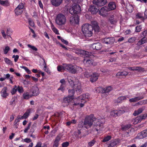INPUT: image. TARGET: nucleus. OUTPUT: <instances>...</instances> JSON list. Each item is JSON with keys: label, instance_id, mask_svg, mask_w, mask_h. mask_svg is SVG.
<instances>
[{"label": "nucleus", "instance_id": "nucleus-29", "mask_svg": "<svg viewBox=\"0 0 147 147\" xmlns=\"http://www.w3.org/2000/svg\"><path fill=\"white\" fill-rule=\"evenodd\" d=\"M61 139V138L59 136H57L55 138L53 147H58L59 145V142Z\"/></svg>", "mask_w": 147, "mask_h": 147}, {"label": "nucleus", "instance_id": "nucleus-19", "mask_svg": "<svg viewBox=\"0 0 147 147\" xmlns=\"http://www.w3.org/2000/svg\"><path fill=\"white\" fill-rule=\"evenodd\" d=\"M78 81L75 82V84L73 85V89L76 91H79L81 88V84Z\"/></svg>", "mask_w": 147, "mask_h": 147}, {"label": "nucleus", "instance_id": "nucleus-5", "mask_svg": "<svg viewBox=\"0 0 147 147\" xmlns=\"http://www.w3.org/2000/svg\"><path fill=\"white\" fill-rule=\"evenodd\" d=\"M147 33V31H144L141 33V35H142V36L141 35V37L143 38L138 41L136 44L137 46V47L138 48V50L139 49L140 46L141 45L147 42V38L145 37L146 36Z\"/></svg>", "mask_w": 147, "mask_h": 147}, {"label": "nucleus", "instance_id": "nucleus-63", "mask_svg": "<svg viewBox=\"0 0 147 147\" xmlns=\"http://www.w3.org/2000/svg\"><path fill=\"white\" fill-rule=\"evenodd\" d=\"M57 69L58 71H60L63 69V66H59L57 67Z\"/></svg>", "mask_w": 147, "mask_h": 147}, {"label": "nucleus", "instance_id": "nucleus-55", "mask_svg": "<svg viewBox=\"0 0 147 147\" xmlns=\"http://www.w3.org/2000/svg\"><path fill=\"white\" fill-rule=\"evenodd\" d=\"M28 20L29 25L32 27L34 26V24L33 21H32L30 19H29Z\"/></svg>", "mask_w": 147, "mask_h": 147}, {"label": "nucleus", "instance_id": "nucleus-57", "mask_svg": "<svg viewBox=\"0 0 147 147\" xmlns=\"http://www.w3.org/2000/svg\"><path fill=\"white\" fill-rule=\"evenodd\" d=\"M84 125V122H83V121L80 122L78 125V127L79 128L82 127H83Z\"/></svg>", "mask_w": 147, "mask_h": 147}, {"label": "nucleus", "instance_id": "nucleus-26", "mask_svg": "<svg viewBox=\"0 0 147 147\" xmlns=\"http://www.w3.org/2000/svg\"><path fill=\"white\" fill-rule=\"evenodd\" d=\"M73 8L76 14L80 13L81 11V8L79 5L77 4L73 6Z\"/></svg>", "mask_w": 147, "mask_h": 147}, {"label": "nucleus", "instance_id": "nucleus-2", "mask_svg": "<svg viewBox=\"0 0 147 147\" xmlns=\"http://www.w3.org/2000/svg\"><path fill=\"white\" fill-rule=\"evenodd\" d=\"M82 30L86 38L92 36V25H91L88 23L84 24L82 26Z\"/></svg>", "mask_w": 147, "mask_h": 147}, {"label": "nucleus", "instance_id": "nucleus-7", "mask_svg": "<svg viewBox=\"0 0 147 147\" xmlns=\"http://www.w3.org/2000/svg\"><path fill=\"white\" fill-rule=\"evenodd\" d=\"M84 95H80L77 98L74 99L73 100V103L71 104V105L77 106L79 105L80 102H82L83 100H84L85 98L84 97Z\"/></svg>", "mask_w": 147, "mask_h": 147}, {"label": "nucleus", "instance_id": "nucleus-36", "mask_svg": "<svg viewBox=\"0 0 147 147\" xmlns=\"http://www.w3.org/2000/svg\"><path fill=\"white\" fill-rule=\"evenodd\" d=\"M0 3L4 6H7L9 5V3L7 0H0Z\"/></svg>", "mask_w": 147, "mask_h": 147}, {"label": "nucleus", "instance_id": "nucleus-34", "mask_svg": "<svg viewBox=\"0 0 147 147\" xmlns=\"http://www.w3.org/2000/svg\"><path fill=\"white\" fill-rule=\"evenodd\" d=\"M32 96L30 95L29 93L28 92H25L23 94V97L25 99H28L32 97Z\"/></svg>", "mask_w": 147, "mask_h": 147}, {"label": "nucleus", "instance_id": "nucleus-50", "mask_svg": "<svg viewBox=\"0 0 147 147\" xmlns=\"http://www.w3.org/2000/svg\"><path fill=\"white\" fill-rule=\"evenodd\" d=\"M84 76L87 78L89 77L92 75L90 73L88 72V71H86L84 72Z\"/></svg>", "mask_w": 147, "mask_h": 147}, {"label": "nucleus", "instance_id": "nucleus-59", "mask_svg": "<svg viewBox=\"0 0 147 147\" xmlns=\"http://www.w3.org/2000/svg\"><path fill=\"white\" fill-rule=\"evenodd\" d=\"M69 11L70 13L72 15L76 14L74 11V10L73 8L72 7L71 8H70V9L69 10Z\"/></svg>", "mask_w": 147, "mask_h": 147}, {"label": "nucleus", "instance_id": "nucleus-49", "mask_svg": "<svg viewBox=\"0 0 147 147\" xmlns=\"http://www.w3.org/2000/svg\"><path fill=\"white\" fill-rule=\"evenodd\" d=\"M144 69L140 67H135V70L138 71H143Z\"/></svg>", "mask_w": 147, "mask_h": 147}, {"label": "nucleus", "instance_id": "nucleus-47", "mask_svg": "<svg viewBox=\"0 0 147 147\" xmlns=\"http://www.w3.org/2000/svg\"><path fill=\"white\" fill-rule=\"evenodd\" d=\"M136 39L135 37H131L128 40V42L129 43H133L134 42Z\"/></svg>", "mask_w": 147, "mask_h": 147}, {"label": "nucleus", "instance_id": "nucleus-41", "mask_svg": "<svg viewBox=\"0 0 147 147\" xmlns=\"http://www.w3.org/2000/svg\"><path fill=\"white\" fill-rule=\"evenodd\" d=\"M20 67L23 68L25 69L27 73L28 74H30L31 73V72L30 70L26 67L24 66H20Z\"/></svg>", "mask_w": 147, "mask_h": 147}, {"label": "nucleus", "instance_id": "nucleus-18", "mask_svg": "<svg viewBox=\"0 0 147 147\" xmlns=\"http://www.w3.org/2000/svg\"><path fill=\"white\" fill-rule=\"evenodd\" d=\"M92 14V5H90V6L89 8L88 9L87 13L85 15V16L87 19L91 21ZM91 22L92 21H91Z\"/></svg>", "mask_w": 147, "mask_h": 147}, {"label": "nucleus", "instance_id": "nucleus-28", "mask_svg": "<svg viewBox=\"0 0 147 147\" xmlns=\"http://www.w3.org/2000/svg\"><path fill=\"white\" fill-rule=\"evenodd\" d=\"M144 98L143 96L136 97L129 99V101L130 102H135Z\"/></svg>", "mask_w": 147, "mask_h": 147}, {"label": "nucleus", "instance_id": "nucleus-9", "mask_svg": "<svg viewBox=\"0 0 147 147\" xmlns=\"http://www.w3.org/2000/svg\"><path fill=\"white\" fill-rule=\"evenodd\" d=\"M79 19L78 16L77 15H74L70 18L69 22L71 24H78Z\"/></svg>", "mask_w": 147, "mask_h": 147}, {"label": "nucleus", "instance_id": "nucleus-56", "mask_svg": "<svg viewBox=\"0 0 147 147\" xmlns=\"http://www.w3.org/2000/svg\"><path fill=\"white\" fill-rule=\"evenodd\" d=\"M28 46L29 47L31 48L33 50L35 51H37V49L34 46H32L28 44Z\"/></svg>", "mask_w": 147, "mask_h": 147}, {"label": "nucleus", "instance_id": "nucleus-60", "mask_svg": "<svg viewBox=\"0 0 147 147\" xmlns=\"http://www.w3.org/2000/svg\"><path fill=\"white\" fill-rule=\"evenodd\" d=\"M19 56L18 55H14L12 56V58H14V60L15 62L17 61L18 59L19 58Z\"/></svg>", "mask_w": 147, "mask_h": 147}, {"label": "nucleus", "instance_id": "nucleus-27", "mask_svg": "<svg viewBox=\"0 0 147 147\" xmlns=\"http://www.w3.org/2000/svg\"><path fill=\"white\" fill-rule=\"evenodd\" d=\"M113 88L111 86H109L105 88H102V93H108L112 90Z\"/></svg>", "mask_w": 147, "mask_h": 147}, {"label": "nucleus", "instance_id": "nucleus-51", "mask_svg": "<svg viewBox=\"0 0 147 147\" xmlns=\"http://www.w3.org/2000/svg\"><path fill=\"white\" fill-rule=\"evenodd\" d=\"M4 60L5 62L7 64L11 65L12 64V61L9 60L7 58H5L4 59Z\"/></svg>", "mask_w": 147, "mask_h": 147}, {"label": "nucleus", "instance_id": "nucleus-12", "mask_svg": "<svg viewBox=\"0 0 147 147\" xmlns=\"http://www.w3.org/2000/svg\"><path fill=\"white\" fill-rule=\"evenodd\" d=\"M94 30L96 33L100 32V29L98 26V24L96 21H92V30Z\"/></svg>", "mask_w": 147, "mask_h": 147}, {"label": "nucleus", "instance_id": "nucleus-31", "mask_svg": "<svg viewBox=\"0 0 147 147\" xmlns=\"http://www.w3.org/2000/svg\"><path fill=\"white\" fill-rule=\"evenodd\" d=\"M128 73L126 71H123L122 72H118L116 74L117 77L119 78L121 76H125L127 75Z\"/></svg>", "mask_w": 147, "mask_h": 147}, {"label": "nucleus", "instance_id": "nucleus-40", "mask_svg": "<svg viewBox=\"0 0 147 147\" xmlns=\"http://www.w3.org/2000/svg\"><path fill=\"white\" fill-rule=\"evenodd\" d=\"M136 18H137L142 19V20L144 19L143 14L140 13H138L136 14Z\"/></svg>", "mask_w": 147, "mask_h": 147}, {"label": "nucleus", "instance_id": "nucleus-45", "mask_svg": "<svg viewBox=\"0 0 147 147\" xmlns=\"http://www.w3.org/2000/svg\"><path fill=\"white\" fill-rule=\"evenodd\" d=\"M31 122H30L28 124V126L25 128L24 130V132L25 133H27L28 132V130L30 128V127L31 125Z\"/></svg>", "mask_w": 147, "mask_h": 147}, {"label": "nucleus", "instance_id": "nucleus-44", "mask_svg": "<svg viewBox=\"0 0 147 147\" xmlns=\"http://www.w3.org/2000/svg\"><path fill=\"white\" fill-rule=\"evenodd\" d=\"M127 9L129 12H131L133 11V8L131 5H129V6H127Z\"/></svg>", "mask_w": 147, "mask_h": 147}, {"label": "nucleus", "instance_id": "nucleus-6", "mask_svg": "<svg viewBox=\"0 0 147 147\" xmlns=\"http://www.w3.org/2000/svg\"><path fill=\"white\" fill-rule=\"evenodd\" d=\"M75 53L78 54H80L82 55V57H89L91 55V53L89 52L88 51L81 49H78L77 50Z\"/></svg>", "mask_w": 147, "mask_h": 147}, {"label": "nucleus", "instance_id": "nucleus-11", "mask_svg": "<svg viewBox=\"0 0 147 147\" xmlns=\"http://www.w3.org/2000/svg\"><path fill=\"white\" fill-rule=\"evenodd\" d=\"M92 2L98 7L103 6L107 2V0H93Z\"/></svg>", "mask_w": 147, "mask_h": 147}, {"label": "nucleus", "instance_id": "nucleus-35", "mask_svg": "<svg viewBox=\"0 0 147 147\" xmlns=\"http://www.w3.org/2000/svg\"><path fill=\"white\" fill-rule=\"evenodd\" d=\"M130 124H127L125 125L121 126V129L123 131H125L129 128L131 127Z\"/></svg>", "mask_w": 147, "mask_h": 147}, {"label": "nucleus", "instance_id": "nucleus-48", "mask_svg": "<svg viewBox=\"0 0 147 147\" xmlns=\"http://www.w3.org/2000/svg\"><path fill=\"white\" fill-rule=\"evenodd\" d=\"M102 88L98 87L96 88L95 89V91L96 93L101 92L102 93Z\"/></svg>", "mask_w": 147, "mask_h": 147}, {"label": "nucleus", "instance_id": "nucleus-61", "mask_svg": "<svg viewBox=\"0 0 147 147\" xmlns=\"http://www.w3.org/2000/svg\"><path fill=\"white\" fill-rule=\"evenodd\" d=\"M52 30L53 31L57 34H59V33L57 29H56L55 27H53L52 28Z\"/></svg>", "mask_w": 147, "mask_h": 147}, {"label": "nucleus", "instance_id": "nucleus-53", "mask_svg": "<svg viewBox=\"0 0 147 147\" xmlns=\"http://www.w3.org/2000/svg\"><path fill=\"white\" fill-rule=\"evenodd\" d=\"M10 48L8 46H6L5 47L4 50V53L6 54L10 50Z\"/></svg>", "mask_w": 147, "mask_h": 147}, {"label": "nucleus", "instance_id": "nucleus-23", "mask_svg": "<svg viewBox=\"0 0 147 147\" xmlns=\"http://www.w3.org/2000/svg\"><path fill=\"white\" fill-rule=\"evenodd\" d=\"M38 90L37 87L34 86L32 87V90L33 96H36L39 94Z\"/></svg>", "mask_w": 147, "mask_h": 147}, {"label": "nucleus", "instance_id": "nucleus-39", "mask_svg": "<svg viewBox=\"0 0 147 147\" xmlns=\"http://www.w3.org/2000/svg\"><path fill=\"white\" fill-rule=\"evenodd\" d=\"M17 90V86L16 85H15L13 88L12 89L11 91V93L12 94H14L16 93Z\"/></svg>", "mask_w": 147, "mask_h": 147}, {"label": "nucleus", "instance_id": "nucleus-1", "mask_svg": "<svg viewBox=\"0 0 147 147\" xmlns=\"http://www.w3.org/2000/svg\"><path fill=\"white\" fill-rule=\"evenodd\" d=\"M105 122V118L100 117L99 119H97L92 115V125H93V128L94 131L95 130L98 131L100 129V127L103 126Z\"/></svg>", "mask_w": 147, "mask_h": 147}, {"label": "nucleus", "instance_id": "nucleus-17", "mask_svg": "<svg viewBox=\"0 0 147 147\" xmlns=\"http://www.w3.org/2000/svg\"><path fill=\"white\" fill-rule=\"evenodd\" d=\"M138 138L140 139H143L147 137V130L146 129L139 133L137 136Z\"/></svg>", "mask_w": 147, "mask_h": 147}, {"label": "nucleus", "instance_id": "nucleus-10", "mask_svg": "<svg viewBox=\"0 0 147 147\" xmlns=\"http://www.w3.org/2000/svg\"><path fill=\"white\" fill-rule=\"evenodd\" d=\"M84 125H88L89 127L92 125V115H91L86 117L84 120Z\"/></svg>", "mask_w": 147, "mask_h": 147}, {"label": "nucleus", "instance_id": "nucleus-38", "mask_svg": "<svg viewBox=\"0 0 147 147\" xmlns=\"http://www.w3.org/2000/svg\"><path fill=\"white\" fill-rule=\"evenodd\" d=\"M68 92L69 94L68 96L73 98V95L74 94L75 92L74 90L73 89L71 90H68Z\"/></svg>", "mask_w": 147, "mask_h": 147}, {"label": "nucleus", "instance_id": "nucleus-43", "mask_svg": "<svg viewBox=\"0 0 147 147\" xmlns=\"http://www.w3.org/2000/svg\"><path fill=\"white\" fill-rule=\"evenodd\" d=\"M111 136H108L105 137L102 140V142H105L108 141L111 138Z\"/></svg>", "mask_w": 147, "mask_h": 147}, {"label": "nucleus", "instance_id": "nucleus-24", "mask_svg": "<svg viewBox=\"0 0 147 147\" xmlns=\"http://www.w3.org/2000/svg\"><path fill=\"white\" fill-rule=\"evenodd\" d=\"M63 0H51L52 4L55 7L59 6L62 3Z\"/></svg>", "mask_w": 147, "mask_h": 147}, {"label": "nucleus", "instance_id": "nucleus-3", "mask_svg": "<svg viewBox=\"0 0 147 147\" xmlns=\"http://www.w3.org/2000/svg\"><path fill=\"white\" fill-rule=\"evenodd\" d=\"M66 18L62 13L58 14L56 16L55 21L56 23L59 26L65 25L66 22Z\"/></svg>", "mask_w": 147, "mask_h": 147}, {"label": "nucleus", "instance_id": "nucleus-25", "mask_svg": "<svg viewBox=\"0 0 147 147\" xmlns=\"http://www.w3.org/2000/svg\"><path fill=\"white\" fill-rule=\"evenodd\" d=\"M108 10H112L115 9L116 7L115 3L113 2H110L108 5Z\"/></svg>", "mask_w": 147, "mask_h": 147}, {"label": "nucleus", "instance_id": "nucleus-42", "mask_svg": "<svg viewBox=\"0 0 147 147\" xmlns=\"http://www.w3.org/2000/svg\"><path fill=\"white\" fill-rule=\"evenodd\" d=\"M30 112V111L29 110H28L22 116V117H24V119L27 118Z\"/></svg>", "mask_w": 147, "mask_h": 147}, {"label": "nucleus", "instance_id": "nucleus-54", "mask_svg": "<svg viewBox=\"0 0 147 147\" xmlns=\"http://www.w3.org/2000/svg\"><path fill=\"white\" fill-rule=\"evenodd\" d=\"M69 144V143L67 142H64L62 144V147H67Z\"/></svg>", "mask_w": 147, "mask_h": 147}, {"label": "nucleus", "instance_id": "nucleus-4", "mask_svg": "<svg viewBox=\"0 0 147 147\" xmlns=\"http://www.w3.org/2000/svg\"><path fill=\"white\" fill-rule=\"evenodd\" d=\"M76 66L73 65L71 64H63V70L66 71L73 74H75L77 72Z\"/></svg>", "mask_w": 147, "mask_h": 147}, {"label": "nucleus", "instance_id": "nucleus-22", "mask_svg": "<svg viewBox=\"0 0 147 147\" xmlns=\"http://www.w3.org/2000/svg\"><path fill=\"white\" fill-rule=\"evenodd\" d=\"M7 88L6 87H4L2 89L1 91V96L5 98L8 95V93L7 92Z\"/></svg>", "mask_w": 147, "mask_h": 147}, {"label": "nucleus", "instance_id": "nucleus-13", "mask_svg": "<svg viewBox=\"0 0 147 147\" xmlns=\"http://www.w3.org/2000/svg\"><path fill=\"white\" fill-rule=\"evenodd\" d=\"M73 97L68 96L63 98V103H65L66 105H71V104H72L73 103Z\"/></svg>", "mask_w": 147, "mask_h": 147}, {"label": "nucleus", "instance_id": "nucleus-14", "mask_svg": "<svg viewBox=\"0 0 147 147\" xmlns=\"http://www.w3.org/2000/svg\"><path fill=\"white\" fill-rule=\"evenodd\" d=\"M109 10L108 8L106 6L102 7L99 11V15L103 16H105L107 14Z\"/></svg>", "mask_w": 147, "mask_h": 147}, {"label": "nucleus", "instance_id": "nucleus-52", "mask_svg": "<svg viewBox=\"0 0 147 147\" xmlns=\"http://www.w3.org/2000/svg\"><path fill=\"white\" fill-rule=\"evenodd\" d=\"M84 62H86V63L90 64L91 63V61L89 58L88 59H84Z\"/></svg>", "mask_w": 147, "mask_h": 147}, {"label": "nucleus", "instance_id": "nucleus-62", "mask_svg": "<svg viewBox=\"0 0 147 147\" xmlns=\"http://www.w3.org/2000/svg\"><path fill=\"white\" fill-rule=\"evenodd\" d=\"M64 87L63 84H61L60 87L58 89V90H61L62 91H63L64 90Z\"/></svg>", "mask_w": 147, "mask_h": 147}, {"label": "nucleus", "instance_id": "nucleus-33", "mask_svg": "<svg viewBox=\"0 0 147 147\" xmlns=\"http://www.w3.org/2000/svg\"><path fill=\"white\" fill-rule=\"evenodd\" d=\"M99 74L96 73H94L92 74V82H96L98 79Z\"/></svg>", "mask_w": 147, "mask_h": 147}, {"label": "nucleus", "instance_id": "nucleus-64", "mask_svg": "<svg viewBox=\"0 0 147 147\" xmlns=\"http://www.w3.org/2000/svg\"><path fill=\"white\" fill-rule=\"evenodd\" d=\"M124 137H127L130 136L129 132H126L123 135Z\"/></svg>", "mask_w": 147, "mask_h": 147}, {"label": "nucleus", "instance_id": "nucleus-15", "mask_svg": "<svg viewBox=\"0 0 147 147\" xmlns=\"http://www.w3.org/2000/svg\"><path fill=\"white\" fill-rule=\"evenodd\" d=\"M125 112V111L123 110H115L111 112L110 114L111 116L116 117L119 115Z\"/></svg>", "mask_w": 147, "mask_h": 147}, {"label": "nucleus", "instance_id": "nucleus-46", "mask_svg": "<svg viewBox=\"0 0 147 147\" xmlns=\"http://www.w3.org/2000/svg\"><path fill=\"white\" fill-rule=\"evenodd\" d=\"M18 90L20 93H22L24 92L23 88L22 86H17Z\"/></svg>", "mask_w": 147, "mask_h": 147}, {"label": "nucleus", "instance_id": "nucleus-37", "mask_svg": "<svg viewBox=\"0 0 147 147\" xmlns=\"http://www.w3.org/2000/svg\"><path fill=\"white\" fill-rule=\"evenodd\" d=\"M116 141L114 140L111 141L110 143L109 144V147H113L117 145Z\"/></svg>", "mask_w": 147, "mask_h": 147}, {"label": "nucleus", "instance_id": "nucleus-20", "mask_svg": "<svg viewBox=\"0 0 147 147\" xmlns=\"http://www.w3.org/2000/svg\"><path fill=\"white\" fill-rule=\"evenodd\" d=\"M109 21L111 24L115 25L117 23V20L113 15H110Z\"/></svg>", "mask_w": 147, "mask_h": 147}, {"label": "nucleus", "instance_id": "nucleus-32", "mask_svg": "<svg viewBox=\"0 0 147 147\" xmlns=\"http://www.w3.org/2000/svg\"><path fill=\"white\" fill-rule=\"evenodd\" d=\"M145 107H144L139 109L137 111H135L134 113L133 114V115L135 116L139 115L142 113Z\"/></svg>", "mask_w": 147, "mask_h": 147}, {"label": "nucleus", "instance_id": "nucleus-16", "mask_svg": "<svg viewBox=\"0 0 147 147\" xmlns=\"http://www.w3.org/2000/svg\"><path fill=\"white\" fill-rule=\"evenodd\" d=\"M102 42L111 45L114 42L115 39L113 37L105 38H104Z\"/></svg>", "mask_w": 147, "mask_h": 147}, {"label": "nucleus", "instance_id": "nucleus-8", "mask_svg": "<svg viewBox=\"0 0 147 147\" xmlns=\"http://www.w3.org/2000/svg\"><path fill=\"white\" fill-rule=\"evenodd\" d=\"M23 8L24 5L23 3H20L15 10L16 14L18 16L21 14L23 11Z\"/></svg>", "mask_w": 147, "mask_h": 147}, {"label": "nucleus", "instance_id": "nucleus-21", "mask_svg": "<svg viewBox=\"0 0 147 147\" xmlns=\"http://www.w3.org/2000/svg\"><path fill=\"white\" fill-rule=\"evenodd\" d=\"M102 47L101 44L100 42L94 43L92 44V49L96 50H100Z\"/></svg>", "mask_w": 147, "mask_h": 147}, {"label": "nucleus", "instance_id": "nucleus-30", "mask_svg": "<svg viewBox=\"0 0 147 147\" xmlns=\"http://www.w3.org/2000/svg\"><path fill=\"white\" fill-rule=\"evenodd\" d=\"M99 8L96 5H92V14H96L98 12Z\"/></svg>", "mask_w": 147, "mask_h": 147}, {"label": "nucleus", "instance_id": "nucleus-58", "mask_svg": "<svg viewBox=\"0 0 147 147\" xmlns=\"http://www.w3.org/2000/svg\"><path fill=\"white\" fill-rule=\"evenodd\" d=\"M137 119V118L136 117L135 119H133L132 121L133 122V123L136 124L140 122Z\"/></svg>", "mask_w": 147, "mask_h": 147}]
</instances>
